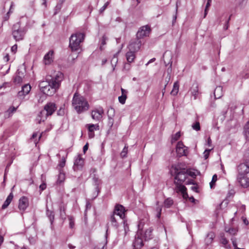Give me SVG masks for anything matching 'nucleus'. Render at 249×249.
Instances as JSON below:
<instances>
[{
  "label": "nucleus",
  "mask_w": 249,
  "mask_h": 249,
  "mask_svg": "<svg viewBox=\"0 0 249 249\" xmlns=\"http://www.w3.org/2000/svg\"><path fill=\"white\" fill-rule=\"evenodd\" d=\"M210 151H211V149H206L205 150V151L204 152V157H205V159H207L208 158Z\"/></svg>",
  "instance_id": "nucleus-55"
},
{
  "label": "nucleus",
  "mask_w": 249,
  "mask_h": 249,
  "mask_svg": "<svg viewBox=\"0 0 249 249\" xmlns=\"http://www.w3.org/2000/svg\"><path fill=\"white\" fill-rule=\"evenodd\" d=\"M244 156L246 158H249V147L245 152Z\"/></svg>",
  "instance_id": "nucleus-62"
},
{
  "label": "nucleus",
  "mask_w": 249,
  "mask_h": 249,
  "mask_svg": "<svg viewBox=\"0 0 249 249\" xmlns=\"http://www.w3.org/2000/svg\"><path fill=\"white\" fill-rule=\"evenodd\" d=\"M69 220L70 221V222H69L70 227V228L72 229L74 226V219L72 216H69Z\"/></svg>",
  "instance_id": "nucleus-49"
},
{
  "label": "nucleus",
  "mask_w": 249,
  "mask_h": 249,
  "mask_svg": "<svg viewBox=\"0 0 249 249\" xmlns=\"http://www.w3.org/2000/svg\"><path fill=\"white\" fill-rule=\"evenodd\" d=\"M53 51H50L47 53L44 56L43 61L45 65H49L53 61Z\"/></svg>",
  "instance_id": "nucleus-20"
},
{
  "label": "nucleus",
  "mask_w": 249,
  "mask_h": 249,
  "mask_svg": "<svg viewBox=\"0 0 249 249\" xmlns=\"http://www.w3.org/2000/svg\"><path fill=\"white\" fill-rule=\"evenodd\" d=\"M150 31V29L148 25L141 27L137 33V38L140 39L144 37L148 36Z\"/></svg>",
  "instance_id": "nucleus-10"
},
{
  "label": "nucleus",
  "mask_w": 249,
  "mask_h": 249,
  "mask_svg": "<svg viewBox=\"0 0 249 249\" xmlns=\"http://www.w3.org/2000/svg\"><path fill=\"white\" fill-rule=\"evenodd\" d=\"M107 40V37L104 35L103 36L101 40V46L100 49L101 50H103V46L106 44V41Z\"/></svg>",
  "instance_id": "nucleus-44"
},
{
  "label": "nucleus",
  "mask_w": 249,
  "mask_h": 249,
  "mask_svg": "<svg viewBox=\"0 0 249 249\" xmlns=\"http://www.w3.org/2000/svg\"><path fill=\"white\" fill-rule=\"evenodd\" d=\"M191 95L194 97V99L196 100L198 94V85L197 83L193 84L192 86L190 89Z\"/></svg>",
  "instance_id": "nucleus-19"
},
{
  "label": "nucleus",
  "mask_w": 249,
  "mask_h": 249,
  "mask_svg": "<svg viewBox=\"0 0 249 249\" xmlns=\"http://www.w3.org/2000/svg\"><path fill=\"white\" fill-rule=\"evenodd\" d=\"M89 137L90 139H92L94 137V131L89 132L88 133Z\"/></svg>",
  "instance_id": "nucleus-61"
},
{
  "label": "nucleus",
  "mask_w": 249,
  "mask_h": 249,
  "mask_svg": "<svg viewBox=\"0 0 249 249\" xmlns=\"http://www.w3.org/2000/svg\"><path fill=\"white\" fill-rule=\"evenodd\" d=\"M231 16H230V17L228 19L227 21H226V24L224 26V28L225 30H227L229 28V21L231 19Z\"/></svg>",
  "instance_id": "nucleus-58"
},
{
  "label": "nucleus",
  "mask_w": 249,
  "mask_h": 249,
  "mask_svg": "<svg viewBox=\"0 0 249 249\" xmlns=\"http://www.w3.org/2000/svg\"><path fill=\"white\" fill-rule=\"evenodd\" d=\"M104 113V111L102 107L95 108L91 111V117L92 119L96 121H99L102 118Z\"/></svg>",
  "instance_id": "nucleus-9"
},
{
  "label": "nucleus",
  "mask_w": 249,
  "mask_h": 249,
  "mask_svg": "<svg viewBox=\"0 0 249 249\" xmlns=\"http://www.w3.org/2000/svg\"><path fill=\"white\" fill-rule=\"evenodd\" d=\"M72 106L78 114L82 113L89 108V105L87 99L77 92L73 95Z\"/></svg>",
  "instance_id": "nucleus-2"
},
{
  "label": "nucleus",
  "mask_w": 249,
  "mask_h": 249,
  "mask_svg": "<svg viewBox=\"0 0 249 249\" xmlns=\"http://www.w3.org/2000/svg\"><path fill=\"white\" fill-rule=\"evenodd\" d=\"M126 99V95H122L121 96H119L118 98L119 101L122 104H124L125 102V100Z\"/></svg>",
  "instance_id": "nucleus-50"
},
{
  "label": "nucleus",
  "mask_w": 249,
  "mask_h": 249,
  "mask_svg": "<svg viewBox=\"0 0 249 249\" xmlns=\"http://www.w3.org/2000/svg\"><path fill=\"white\" fill-rule=\"evenodd\" d=\"M60 216L62 219L65 218V208L64 207H60Z\"/></svg>",
  "instance_id": "nucleus-48"
},
{
  "label": "nucleus",
  "mask_w": 249,
  "mask_h": 249,
  "mask_svg": "<svg viewBox=\"0 0 249 249\" xmlns=\"http://www.w3.org/2000/svg\"><path fill=\"white\" fill-rule=\"evenodd\" d=\"M221 242L223 245H226L228 243V241L226 238L223 237L221 239Z\"/></svg>",
  "instance_id": "nucleus-56"
},
{
  "label": "nucleus",
  "mask_w": 249,
  "mask_h": 249,
  "mask_svg": "<svg viewBox=\"0 0 249 249\" xmlns=\"http://www.w3.org/2000/svg\"><path fill=\"white\" fill-rule=\"evenodd\" d=\"M65 178V175L62 169H59V174L58 177L57 181L59 183L62 182Z\"/></svg>",
  "instance_id": "nucleus-30"
},
{
  "label": "nucleus",
  "mask_w": 249,
  "mask_h": 249,
  "mask_svg": "<svg viewBox=\"0 0 249 249\" xmlns=\"http://www.w3.org/2000/svg\"><path fill=\"white\" fill-rule=\"evenodd\" d=\"M168 64H170V66H169V68H168V69L167 70V71L168 74H170L171 73V72H172V61H170L168 63Z\"/></svg>",
  "instance_id": "nucleus-57"
},
{
  "label": "nucleus",
  "mask_w": 249,
  "mask_h": 249,
  "mask_svg": "<svg viewBox=\"0 0 249 249\" xmlns=\"http://www.w3.org/2000/svg\"><path fill=\"white\" fill-rule=\"evenodd\" d=\"M236 180L243 188L249 187V160H246L237 166Z\"/></svg>",
  "instance_id": "nucleus-1"
},
{
  "label": "nucleus",
  "mask_w": 249,
  "mask_h": 249,
  "mask_svg": "<svg viewBox=\"0 0 249 249\" xmlns=\"http://www.w3.org/2000/svg\"><path fill=\"white\" fill-rule=\"evenodd\" d=\"M45 177L43 176V175H41V180L42 181V183L39 186V189L41 191L44 190L46 188V184L44 181Z\"/></svg>",
  "instance_id": "nucleus-39"
},
{
  "label": "nucleus",
  "mask_w": 249,
  "mask_h": 249,
  "mask_svg": "<svg viewBox=\"0 0 249 249\" xmlns=\"http://www.w3.org/2000/svg\"><path fill=\"white\" fill-rule=\"evenodd\" d=\"M26 31L24 27H21L19 22L13 25L12 27V36L16 41L23 39Z\"/></svg>",
  "instance_id": "nucleus-6"
},
{
  "label": "nucleus",
  "mask_w": 249,
  "mask_h": 249,
  "mask_svg": "<svg viewBox=\"0 0 249 249\" xmlns=\"http://www.w3.org/2000/svg\"><path fill=\"white\" fill-rule=\"evenodd\" d=\"M28 199L25 196H22L19 200L18 208L20 210L24 211L28 206Z\"/></svg>",
  "instance_id": "nucleus-18"
},
{
  "label": "nucleus",
  "mask_w": 249,
  "mask_h": 249,
  "mask_svg": "<svg viewBox=\"0 0 249 249\" xmlns=\"http://www.w3.org/2000/svg\"><path fill=\"white\" fill-rule=\"evenodd\" d=\"M217 179V175L216 174H214L213 176L212 181L210 183V186L211 188H213V187L214 186V185H215V183Z\"/></svg>",
  "instance_id": "nucleus-41"
},
{
  "label": "nucleus",
  "mask_w": 249,
  "mask_h": 249,
  "mask_svg": "<svg viewBox=\"0 0 249 249\" xmlns=\"http://www.w3.org/2000/svg\"><path fill=\"white\" fill-rule=\"evenodd\" d=\"M223 95V88L221 86L217 87L214 91L215 99H219Z\"/></svg>",
  "instance_id": "nucleus-21"
},
{
  "label": "nucleus",
  "mask_w": 249,
  "mask_h": 249,
  "mask_svg": "<svg viewBox=\"0 0 249 249\" xmlns=\"http://www.w3.org/2000/svg\"><path fill=\"white\" fill-rule=\"evenodd\" d=\"M46 214L49 217L50 222H51V224H52L53 222V221L54 220V217L53 212L50 211L49 210H47Z\"/></svg>",
  "instance_id": "nucleus-38"
},
{
  "label": "nucleus",
  "mask_w": 249,
  "mask_h": 249,
  "mask_svg": "<svg viewBox=\"0 0 249 249\" xmlns=\"http://www.w3.org/2000/svg\"><path fill=\"white\" fill-rule=\"evenodd\" d=\"M89 145L88 143H87L83 147V152L84 153H86V152L87 151L88 149Z\"/></svg>",
  "instance_id": "nucleus-63"
},
{
  "label": "nucleus",
  "mask_w": 249,
  "mask_h": 249,
  "mask_svg": "<svg viewBox=\"0 0 249 249\" xmlns=\"http://www.w3.org/2000/svg\"><path fill=\"white\" fill-rule=\"evenodd\" d=\"M62 7V5H61L57 2L56 5L55 6V7H54V15L57 14L60 11Z\"/></svg>",
  "instance_id": "nucleus-47"
},
{
  "label": "nucleus",
  "mask_w": 249,
  "mask_h": 249,
  "mask_svg": "<svg viewBox=\"0 0 249 249\" xmlns=\"http://www.w3.org/2000/svg\"><path fill=\"white\" fill-rule=\"evenodd\" d=\"M176 152L178 157L186 156L188 153V147L184 145L182 142L179 141L176 146Z\"/></svg>",
  "instance_id": "nucleus-7"
},
{
  "label": "nucleus",
  "mask_w": 249,
  "mask_h": 249,
  "mask_svg": "<svg viewBox=\"0 0 249 249\" xmlns=\"http://www.w3.org/2000/svg\"><path fill=\"white\" fill-rule=\"evenodd\" d=\"M114 124V120L112 117L108 115V123L107 125L109 126V128L111 129Z\"/></svg>",
  "instance_id": "nucleus-45"
},
{
  "label": "nucleus",
  "mask_w": 249,
  "mask_h": 249,
  "mask_svg": "<svg viewBox=\"0 0 249 249\" xmlns=\"http://www.w3.org/2000/svg\"><path fill=\"white\" fill-rule=\"evenodd\" d=\"M110 221L112 226L117 228L118 226V219L113 213L110 215Z\"/></svg>",
  "instance_id": "nucleus-27"
},
{
  "label": "nucleus",
  "mask_w": 249,
  "mask_h": 249,
  "mask_svg": "<svg viewBox=\"0 0 249 249\" xmlns=\"http://www.w3.org/2000/svg\"><path fill=\"white\" fill-rule=\"evenodd\" d=\"M34 234L28 237V240L30 244H35L36 240V234L34 230H33Z\"/></svg>",
  "instance_id": "nucleus-32"
},
{
  "label": "nucleus",
  "mask_w": 249,
  "mask_h": 249,
  "mask_svg": "<svg viewBox=\"0 0 249 249\" xmlns=\"http://www.w3.org/2000/svg\"><path fill=\"white\" fill-rule=\"evenodd\" d=\"M188 176H191L192 177H195L196 176V174L194 172L188 171Z\"/></svg>",
  "instance_id": "nucleus-59"
},
{
  "label": "nucleus",
  "mask_w": 249,
  "mask_h": 249,
  "mask_svg": "<svg viewBox=\"0 0 249 249\" xmlns=\"http://www.w3.org/2000/svg\"><path fill=\"white\" fill-rule=\"evenodd\" d=\"M86 126L89 132L94 131V130H97L99 129V126L97 124H87Z\"/></svg>",
  "instance_id": "nucleus-26"
},
{
  "label": "nucleus",
  "mask_w": 249,
  "mask_h": 249,
  "mask_svg": "<svg viewBox=\"0 0 249 249\" xmlns=\"http://www.w3.org/2000/svg\"><path fill=\"white\" fill-rule=\"evenodd\" d=\"M171 172L175 175V181L178 183H183L188 178V171L179 169L178 166L173 165Z\"/></svg>",
  "instance_id": "nucleus-5"
},
{
  "label": "nucleus",
  "mask_w": 249,
  "mask_h": 249,
  "mask_svg": "<svg viewBox=\"0 0 249 249\" xmlns=\"http://www.w3.org/2000/svg\"><path fill=\"white\" fill-rule=\"evenodd\" d=\"M17 48L18 47L17 45H14V46H13L11 48L12 52L14 53H15L17 50Z\"/></svg>",
  "instance_id": "nucleus-60"
},
{
  "label": "nucleus",
  "mask_w": 249,
  "mask_h": 249,
  "mask_svg": "<svg viewBox=\"0 0 249 249\" xmlns=\"http://www.w3.org/2000/svg\"><path fill=\"white\" fill-rule=\"evenodd\" d=\"M225 230L227 232H229L232 235H235L238 231L237 229L233 228H228L226 227Z\"/></svg>",
  "instance_id": "nucleus-35"
},
{
  "label": "nucleus",
  "mask_w": 249,
  "mask_h": 249,
  "mask_svg": "<svg viewBox=\"0 0 249 249\" xmlns=\"http://www.w3.org/2000/svg\"><path fill=\"white\" fill-rule=\"evenodd\" d=\"M175 183L176 186L175 188L176 192L180 193L184 198L186 199L188 197V195L187 193V188L185 186L182 185V183H178V182H176V181H175Z\"/></svg>",
  "instance_id": "nucleus-12"
},
{
  "label": "nucleus",
  "mask_w": 249,
  "mask_h": 249,
  "mask_svg": "<svg viewBox=\"0 0 249 249\" xmlns=\"http://www.w3.org/2000/svg\"><path fill=\"white\" fill-rule=\"evenodd\" d=\"M63 74L60 71H57L54 76L52 78L50 82L53 85V86H54V87L58 89L60 85L61 81L63 80Z\"/></svg>",
  "instance_id": "nucleus-8"
},
{
  "label": "nucleus",
  "mask_w": 249,
  "mask_h": 249,
  "mask_svg": "<svg viewBox=\"0 0 249 249\" xmlns=\"http://www.w3.org/2000/svg\"><path fill=\"white\" fill-rule=\"evenodd\" d=\"M31 89L29 84H25L22 87L21 90L18 93V97L20 99H23L25 95H27Z\"/></svg>",
  "instance_id": "nucleus-14"
},
{
  "label": "nucleus",
  "mask_w": 249,
  "mask_h": 249,
  "mask_svg": "<svg viewBox=\"0 0 249 249\" xmlns=\"http://www.w3.org/2000/svg\"><path fill=\"white\" fill-rule=\"evenodd\" d=\"M14 196L12 193H11L8 196H7L6 199L4 202V203L3 204L2 206V209H5L10 204Z\"/></svg>",
  "instance_id": "nucleus-22"
},
{
  "label": "nucleus",
  "mask_w": 249,
  "mask_h": 249,
  "mask_svg": "<svg viewBox=\"0 0 249 249\" xmlns=\"http://www.w3.org/2000/svg\"><path fill=\"white\" fill-rule=\"evenodd\" d=\"M56 89H57L52 84L50 83L44 89L42 92L45 95L52 96L56 92Z\"/></svg>",
  "instance_id": "nucleus-17"
},
{
  "label": "nucleus",
  "mask_w": 249,
  "mask_h": 249,
  "mask_svg": "<svg viewBox=\"0 0 249 249\" xmlns=\"http://www.w3.org/2000/svg\"><path fill=\"white\" fill-rule=\"evenodd\" d=\"M127 149L128 146L126 145H125L124 148H123V150L122 151L120 155L122 158H124L126 157L127 153Z\"/></svg>",
  "instance_id": "nucleus-42"
},
{
  "label": "nucleus",
  "mask_w": 249,
  "mask_h": 249,
  "mask_svg": "<svg viewBox=\"0 0 249 249\" xmlns=\"http://www.w3.org/2000/svg\"><path fill=\"white\" fill-rule=\"evenodd\" d=\"M245 136L247 140L249 141V121L247 123L245 128Z\"/></svg>",
  "instance_id": "nucleus-34"
},
{
  "label": "nucleus",
  "mask_w": 249,
  "mask_h": 249,
  "mask_svg": "<svg viewBox=\"0 0 249 249\" xmlns=\"http://www.w3.org/2000/svg\"><path fill=\"white\" fill-rule=\"evenodd\" d=\"M56 107L53 103L50 102L47 103L44 107V110L41 111L38 114L36 120L38 123L44 122L47 116L51 115L55 111Z\"/></svg>",
  "instance_id": "nucleus-4"
},
{
  "label": "nucleus",
  "mask_w": 249,
  "mask_h": 249,
  "mask_svg": "<svg viewBox=\"0 0 249 249\" xmlns=\"http://www.w3.org/2000/svg\"><path fill=\"white\" fill-rule=\"evenodd\" d=\"M186 184H193V185H195L196 184L194 183V181H193V180L191 179H188L186 181V183H185ZM191 189L196 192V193H197L198 191V187L197 186V185H194L193 186H192L191 187Z\"/></svg>",
  "instance_id": "nucleus-28"
},
{
  "label": "nucleus",
  "mask_w": 249,
  "mask_h": 249,
  "mask_svg": "<svg viewBox=\"0 0 249 249\" xmlns=\"http://www.w3.org/2000/svg\"><path fill=\"white\" fill-rule=\"evenodd\" d=\"M85 35L77 32L71 35L70 38L69 46L72 51H77L80 48V43L83 41Z\"/></svg>",
  "instance_id": "nucleus-3"
},
{
  "label": "nucleus",
  "mask_w": 249,
  "mask_h": 249,
  "mask_svg": "<svg viewBox=\"0 0 249 249\" xmlns=\"http://www.w3.org/2000/svg\"><path fill=\"white\" fill-rule=\"evenodd\" d=\"M22 79L19 76L17 75L16 76H15V77L14 78V82L17 83H20L22 82Z\"/></svg>",
  "instance_id": "nucleus-53"
},
{
  "label": "nucleus",
  "mask_w": 249,
  "mask_h": 249,
  "mask_svg": "<svg viewBox=\"0 0 249 249\" xmlns=\"http://www.w3.org/2000/svg\"><path fill=\"white\" fill-rule=\"evenodd\" d=\"M66 163V160L65 158L63 157L61 160L60 161L58 166L61 168H63L65 166Z\"/></svg>",
  "instance_id": "nucleus-52"
},
{
  "label": "nucleus",
  "mask_w": 249,
  "mask_h": 249,
  "mask_svg": "<svg viewBox=\"0 0 249 249\" xmlns=\"http://www.w3.org/2000/svg\"><path fill=\"white\" fill-rule=\"evenodd\" d=\"M242 219H243V222L246 225H249V221L246 218H244V217H242Z\"/></svg>",
  "instance_id": "nucleus-64"
},
{
  "label": "nucleus",
  "mask_w": 249,
  "mask_h": 249,
  "mask_svg": "<svg viewBox=\"0 0 249 249\" xmlns=\"http://www.w3.org/2000/svg\"><path fill=\"white\" fill-rule=\"evenodd\" d=\"M92 180L93 184L95 186L96 190L99 192V185L101 183V180L95 174H94L92 177Z\"/></svg>",
  "instance_id": "nucleus-23"
},
{
  "label": "nucleus",
  "mask_w": 249,
  "mask_h": 249,
  "mask_svg": "<svg viewBox=\"0 0 249 249\" xmlns=\"http://www.w3.org/2000/svg\"><path fill=\"white\" fill-rule=\"evenodd\" d=\"M164 206L167 208H170L173 204V201L170 198H167L165 200Z\"/></svg>",
  "instance_id": "nucleus-36"
},
{
  "label": "nucleus",
  "mask_w": 249,
  "mask_h": 249,
  "mask_svg": "<svg viewBox=\"0 0 249 249\" xmlns=\"http://www.w3.org/2000/svg\"><path fill=\"white\" fill-rule=\"evenodd\" d=\"M126 58L129 63H132L135 58V52L129 51L126 53Z\"/></svg>",
  "instance_id": "nucleus-24"
},
{
  "label": "nucleus",
  "mask_w": 249,
  "mask_h": 249,
  "mask_svg": "<svg viewBox=\"0 0 249 249\" xmlns=\"http://www.w3.org/2000/svg\"><path fill=\"white\" fill-rule=\"evenodd\" d=\"M17 108H18V107H11L7 110L6 113L8 114L9 116H10L14 112H15L16 111Z\"/></svg>",
  "instance_id": "nucleus-43"
},
{
  "label": "nucleus",
  "mask_w": 249,
  "mask_h": 249,
  "mask_svg": "<svg viewBox=\"0 0 249 249\" xmlns=\"http://www.w3.org/2000/svg\"><path fill=\"white\" fill-rule=\"evenodd\" d=\"M140 234H141L140 231H138L135 236V240L133 242V245L135 249H141V248L143 246V241L141 237H140Z\"/></svg>",
  "instance_id": "nucleus-15"
},
{
  "label": "nucleus",
  "mask_w": 249,
  "mask_h": 249,
  "mask_svg": "<svg viewBox=\"0 0 249 249\" xmlns=\"http://www.w3.org/2000/svg\"><path fill=\"white\" fill-rule=\"evenodd\" d=\"M108 4H109V2H108V1L107 2L104 4V5L103 6H102V7L100 8V10H99L100 13H101L103 12L105 10V9L107 8V6L108 5Z\"/></svg>",
  "instance_id": "nucleus-54"
},
{
  "label": "nucleus",
  "mask_w": 249,
  "mask_h": 249,
  "mask_svg": "<svg viewBox=\"0 0 249 249\" xmlns=\"http://www.w3.org/2000/svg\"><path fill=\"white\" fill-rule=\"evenodd\" d=\"M115 215L119 216L120 219H123L125 216L124 208L121 205H116L113 213Z\"/></svg>",
  "instance_id": "nucleus-13"
},
{
  "label": "nucleus",
  "mask_w": 249,
  "mask_h": 249,
  "mask_svg": "<svg viewBox=\"0 0 249 249\" xmlns=\"http://www.w3.org/2000/svg\"><path fill=\"white\" fill-rule=\"evenodd\" d=\"M179 84L178 82L174 83L173 88L171 92V94L173 95H176L178 92Z\"/></svg>",
  "instance_id": "nucleus-29"
},
{
  "label": "nucleus",
  "mask_w": 249,
  "mask_h": 249,
  "mask_svg": "<svg viewBox=\"0 0 249 249\" xmlns=\"http://www.w3.org/2000/svg\"><path fill=\"white\" fill-rule=\"evenodd\" d=\"M84 164V160L80 155H78L74 161V170H80L82 168Z\"/></svg>",
  "instance_id": "nucleus-16"
},
{
  "label": "nucleus",
  "mask_w": 249,
  "mask_h": 249,
  "mask_svg": "<svg viewBox=\"0 0 249 249\" xmlns=\"http://www.w3.org/2000/svg\"><path fill=\"white\" fill-rule=\"evenodd\" d=\"M180 137V132H177L175 134L173 135L171 139V142L173 143L176 141L178 140Z\"/></svg>",
  "instance_id": "nucleus-37"
},
{
  "label": "nucleus",
  "mask_w": 249,
  "mask_h": 249,
  "mask_svg": "<svg viewBox=\"0 0 249 249\" xmlns=\"http://www.w3.org/2000/svg\"><path fill=\"white\" fill-rule=\"evenodd\" d=\"M118 60L117 54H114L111 60V64L113 68V71L115 70V66L118 62Z\"/></svg>",
  "instance_id": "nucleus-33"
},
{
  "label": "nucleus",
  "mask_w": 249,
  "mask_h": 249,
  "mask_svg": "<svg viewBox=\"0 0 249 249\" xmlns=\"http://www.w3.org/2000/svg\"><path fill=\"white\" fill-rule=\"evenodd\" d=\"M192 128L196 131H199L200 130V123L199 122L196 121L192 125Z\"/></svg>",
  "instance_id": "nucleus-40"
},
{
  "label": "nucleus",
  "mask_w": 249,
  "mask_h": 249,
  "mask_svg": "<svg viewBox=\"0 0 249 249\" xmlns=\"http://www.w3.org/2000/svg\"><path fill=\"white\" fill-rule=\"evenodd\" d=\"M152 231L153 229L151 228H149L146 230L144 232L143 237L145 240L150 239L152 237Z\"/></svg>",
  "instance_id": "nucleus-25"
},
{
  "label": "nucleus",
  "mask_w": 249,
  "mask_h": 249,
  "mask_svg": "<svg viewBox=\"0 0 249 249\" xmlns=\"http://www.w3.org/2000/svg\"><path fill=\"white\" fill-rule=\"evenodd\" d=\"M107 232H108V229H107L106 231V233L105 235V238H106L105 242L103 246H101L102 248H101L100 247H96L95 248V249H107V247H106V245H107Z\"/></svg>",
  "instance_id": "nucleus-46"
},
{
  "label": "nucleus",
  "mask_w": 249,
  "mask_h": 249,
  "mask_svg": "<svg viewBox=\"0 0 249 249\" xmlns=\"http://www.w3.org/2000/svg\"><path fill=\"white\" fill-rule=\"evenodd\" d=\"M51 83L50 81L48 82L47 81H41L39 84V87L40 88V90L42 92L44 89L47 87L48 85Z\"/></svg>",
  "instance_id": "nucleus-31"
},
{
  "label": "nucleus",
  "mask_w": 249,
  "mask_h": 249,
  "mask_svg": "<svg viewBox=\"0 0 249 249\" xmlns=\"http://www.w3.org/2000/svg\"><path fill=\"white\" fill-rule=\"evenodd\" d=\"M161 210H162V208L160 206H158L157 207L156 210V211L157 212L156 217L158 218H160V217Z\"/></svg>",
  "instance_id": "nucleus-51"
},
{
  "label": "nucleus",
  "mask_w": 249,
  "mask_h": 249,
  "mask_svg": "<svg viewBox=\"0 0 249 249\" xmlns=\"http://www.w3.org/2000/svg\"><path fill=\"white\" fill-rule=\"evenodd\" d=\"M141 45V40L137 38L136 39L131 41L128 45V49L129 51L135 53L140 50Z\"/></svg>",
  "instance_id": "nucleus-11"
}]
</instances>
